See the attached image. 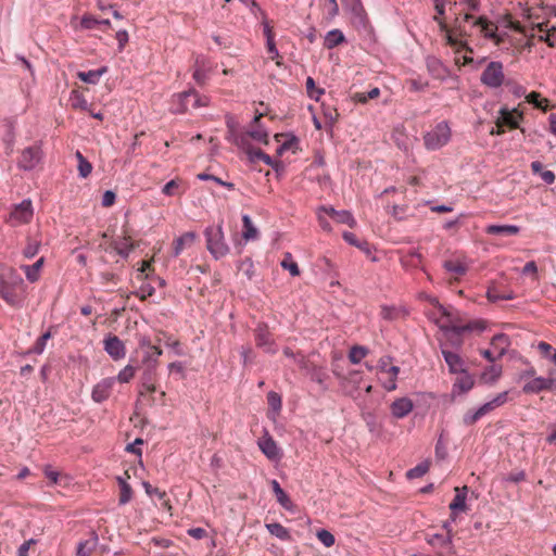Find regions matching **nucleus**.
<instances>
[{"mask_svg":"<svg viewBox=\"0 0 556 556\" xmlns=\"http://www.w3.org/2000/svg\"><path fill=\"white\" fill-rule=\"evenodd\" d=\"M99 544V536L94 531L90 532L88 539L80 541L76 547V556H90Z\"/></svg>","mask_w":556,"mask_h":556,"instance_id":"obj_25","label":"nucleus"},{"mask_svg":"<svg viewBox=\"0 0 556 556\" xmlns=\"http://www.w3.org/2000/svg\"><path fill=\"white\" fill-rule=\"evenodd\" d=\"M257 445L269 460H280L282 456L281 451L276 441L268 433L258 440Z\"/></svg>","mask_w":556,"mask_h":556,"instance_id":"obj_16","label":"nucleus"},{"mask_svg":"<svg viewBox=\"0 0 556 556\" xmlns=\"http://www.w3.org/2000/svg\"><path fill=\"white\" fill-rule=\"evenodd\" d=\"M132 498V489L129 484L127 485H124L123 484V488L121 489V493H119V498H118V504L119 505H126L127 503H129Z\"/></svg>","mask_w":556,"mask_h":556,"instance_id":"obj_61","label":"nucleus"},{"mask_svg":"<svg viewBox=\"0 0 556 556\" xmlns=\"http://www.w3.org/2000/svg\"><path fill=\"white\" fill-rule=\"evenodd\" d=\"M367 354L368 350L365 346L354 345L350 350L349 359L353 364H358Z\"/></svg>","mask_w":556,"mask_h":556,"instance_id":"obj_48","label":"nucleus"},{"mask_svg":"<svg viewBox=\"0 0 556 556\" xmlns=\"http://www.w3.org/2000/svg\"><path fill=\"white\" fill-rule=\"evenodd\" d=\"M24 281L20 274L13 268H3L0 270V296L12 306H17L21 300L17 290Z\"/></svg>","mask_w":556,"mask_h":556,"instance_id":"obj_1","label":"nucleus"},{"mask_svg":"<svg viewBox=\"0 0 556 556\" xmlns=\"http://www.w3.org/2000/svg\"><path fill=\"white\" fill-rule=\"evenodd\" d=\"M429 467H430V462L428 459H426V460L421 462L420 464H418L417 466H415L414 468L409 469L406 472V477L408 479L420 478L425 473H427V471L429 470Z\"/></svg>","mask_w":556,"mask_h":556,"instance_id":"obj_46","label":"nucleus"},{"mask_svg":"<svg viewBox=\"0 0 556 556\" xmlns=\"http://www.w3.org/2000/svg\"><path fill=\"white\" fill-rule=\"evenodd\" d=\"M198 239L195 231H187L176 238L173 242V256L177 257L186 249L191 248Z\"/></svg>","mask_w":556,"mask_h":556,"instance_id":"obj_22","label":"nucleus"},{"mask_svg":"<svg viewBox=\"0 0 556 556\" xmlns=\"http://www.w3.org/2000/svg\"><path fill=\"white\" fill-rule=\"evenodd\" d=\"M70 100H71V104L74 109H80L83 111H88V112L90 111L89 110L90 104L84 98V96L81 93H79L78 91H72Z\"/></svg>","mask_w":556,"mask_h":556,"instance_id":"obj_45","label":"nucleus"},{"mask_svg":"<svg viewBox=\"0 0 556 556\" xmlns=\"http://www.w3.org/2000/svg\"><path fill=\"white\" fill-rule=\"evenodd\" d=\"M152 370L153 369H147L141 377V382L139 387L140 395H144L146 393H152L156 391Z\"/></svg>","mask_w":556,"mask_h":556,"instance_id":"obj_32","label":"nucleus"},{"mask_svg":"<svg viewBox=\"0 0 556 556\" xmlns=\"http://www.w3.org/2000/svg\"><path fill=\"white\" fill-rule=\"evenodd\" d=\"M273 491L276 495L277 502L287 510H292L293 504L288 494L281 489L277 480L271 481Z\"/></svg>","mask_w":556,"mask_h":556,"instance_id":"obj_35","label":"nucleus"},{"mask_svg":"<svg viewBox=\"0 0 556 556\" xmlns=\"http://www.w3.org/2000/svg\"><path fill=\"white\" fill-rule=\"evenodd\" d=\"M427 543L434 548H438L439 556H445V554H454L453 534H432L426 539Z\"/></svg>","mask_w":556,"mask_h":556,"instance_id":"obj_11","label":"nucleus"},{"mask_svg":"<svg viewBox=\"0 0 556 556\" xmlns=\"http://www.w3.org/2000/svg\"><path fill=\"white\" fill-rule=\"evenodd\" d=\"M76 157L78 160V172L80 177H88L92 170L90 162H88L79 151L76 152Z\"/></svg>","mask_w":556,"mask_h":556,"instance_id":"obj_51","label":"nucleus"},{"mask_svg":"<svg viewBox=\"0 0 556 556\" xmlns=\"http://www.w3.org/2000/svg\"><path fill=\"white\" fill-rule=\"evenodd\" d=\"M179 187H180V181L176 180V179H172L170 181L165 184V186L162 189V193L167 197L178 194Z\"/></svg>","mask_w":556,"mask_h":556,"instance_id":"obj_59","label":"nucleus"},{"mask_svg":"<svg viewBox=\"0 0 556 556\" xmlns=\"http://www.w3.org/2000/svg\"><path fill=\"white\" fill-rule=\"evenodd\" d=\"M434 323L439 326L440 330L443 332L444 339L454 348L458 349L463 344L462 334L464 333L463 329L459 326H448L445 324H441L438 319H433Z\"/></svg>","mask_w":556,"mask_h":556,"instance_id":"obj_15","label":"nucleus"},{"mask_svg":"<svg viewBox=\"0 0 556 556\" xmlns=\"http://www.w3.org/2000/svg\"><path fill=\"white\" fill-rule=\"evenodd\" d=\"M510 345L509 337L505 333L495 334L491 340V346L496 354V357H502L507 352Z\"/></svg>","mask_w":556,"mask_h":556,"instance_id":"obj_28","label":"nucleus"},{"mask_svg":"<svg viewBox=\"0 0 556 556\" xmlns=\"http://www.w3.org/2000/svg\"><path fill=\"white\" fill-rule=\"evenodd\" d=\"M434 2V9L437 11V15L433 17V20L438 23L439 28L442 33H444V38L446 45L454 48L457 52H459L463 49L471 51L468 47L466 41L458 38V36L455 34L456 31L458 35L465 34V30L462 28L460 25L456 26V30L452 31L447 28V25L445 22L441 18L442 15L445 13V0H433Z\"/></svg>","mask_w":556,"mask_h":556,"instance_id":"obj_2","label":"nucleus"},{"mask_svg":"<svg viewBox=\"0 0 556 556\" xmlns=\"http://www.w3.org/2000/svg\"><path fill=\"white\" fill-rule=\"evenodd\" d=\"M333 219L338 224H345L351 228H354L356 226L355 218L353 217L352 213L346 210L339 211Z\"/></svg>","mask_w":556,"mask_h":556,"instance_id":"obj_49","label":"nucleus"},{"mask_svg":"<svg viewBox=\"0 0 556 556\" xmlns=\"http://www.w3.org/2000/svg\"><path fill=\"white\" fill-rule=\"evenodd\" d=\"M247 152L249 154V159L251 162L262 161L265 164L271 163L270 156L267 155L266 153H264L263 151H261L260 149H255V150L249 149V150H247Z\"/></svg>","mask_w":556,"mask_h":556,"instance_id":"obj_54","label":"nucleus"},{"mask_svg":"<svg viewBox=\"0 0 556 556\" xmlns=\"http://www.w3.org/2000/svg\"><path fill=\"white\" fill-rule=\"evenodd\" d=\"M206 249L215 260H219L229 253L222 225L210 226L204 230Z\"/></svg>","mask_w":556,"mask_h":556,"instance_id":"obj_3","label":"nucleus"},{"mask_svg":"<svg viewBox=\"0 0 556 556\" xmlns=\"http://www.w3.org/2000/svg\"><path fill=\"white\" fill-rule=\"evenodd\" d=\"M455 491H456V495L448 506L452 511V515H451L452 521L455 520V516L458 511H465L467 509V505H466V498H467V492H468L467 486H463L462 489L455 488Z\"/></svg>","mask_w":556,"mask_h":556,"instance_id":"obj_23","label":"nucleus"},{"mask_svg":"<svg viewBox=\"0 0 556 556\" xmlns=\"http://www.w3.org/2000/svg\"><path fill=\"white\" fill-rule=\"evenodd\" d=\"M441 352L446 365L448 366V370L452 374H458L466 370L465 362L459 354L448 351L443 343H441Z\"/></svg>","mask_w":556,"mask_h":556,"instance_id":"obj_19","label":"nucleus"},{"mask_svg":"<svg viewBox=\"0 0 556 556\" xmlns=\"http://www.w3.org/2000/svg\"><path fill=\"white\" fill-rule=\"evenodd\" d=\"M305 87L307 96L315 101H318L320 97L325 93V90L323 88H317L315 86V80L312 77L306 78Z\"/></svg>","mask_w":556,"mask_h":556,"instance_id":"obj_47","label":"nucleus"},{"mask_svg":"<svg viewBox=\"0 0 556 556\" xmlns=\"http://www.w3.org/2000/svg\"><path fill=\"white\" fill-rule=\"evenodd\" d=\"M427 67H428L430 75L435 79L443 80L448 75L447 68L443 65V63L439 59H437L434 56L427 58Z\"/></svg>","mask_w":556,"mask_h":556,"instance_id":"obj_27","label":"nucleus"},{"mask_svg":"<svg viewBox=\"0 0 556 556\" xmlns=\"http://www.w3.org/2000/svg\"><path fill=\"white\" fill-rule=\"evenodd\" d=\"M249 136H250V138L254 139L258 142L266 143L267 138H268V132L266 131V129H264L262 127H257L256 129L249 131Z\"/></svg>","mask_w":556,"mask_h":556,"instance_id":"obj_63","label":"nucleus"},{"mask_svg":"<svg viewBox=\"0 0 556 556\" xmlns=\"http://www.w3.org/2000/svg\"><path fill=\"white\" fill-rule=\"evenodd\" d=\"M457 375L458 377L453 384V393L460 394L471 390L475 384L472 376L467 370L460 371Z\"/></svg>","mask_w":556,"mask_h":556,"instance_id":"obj_24","label":"nucleus"},{"mask_svg":"<svg viewBox=\"0 0 556 556\" xmlns=\"http://www.w3.org/2000/svg\"><path fill=\"white\" fill-rule=\"evenodd\" d=\"M106 71H108V68L105 66H103L98 70H91L88 72H78L77 76L81 81H84L86 84L96 85L99 83V80L103 76V74L106 73Z\"/></svg>","mask_w":556,"mask_h":556,"instance_id":"obj_33","label":"nucleus"},{"mask_svg":"<svg viewBox=\"0 0 556 556\" xmlns=\"http://www.w3.org/2000/svg\"><path fill=\"white\" fill-rule=\"evenodd\" d=\"M136 369L131 365L125 366L117 375V380L122 383L129 382L135 376Z\"/></svg>","mask_w":556,"mask_h":556,"instance_id":"obj_56","label":"nucleus"},{"mask_svg":"<svg viewBox=\"0 0 556 556\" xmlns=\"http://www.w3.org/2000/svg\"><path fill=\"white\" fill-rule=\"evenodd\" d=\"M344 39V35L340 29H332L327 33L325 42L327 48L332 49L342 43Z\"/></svg>","mask_w":556,"mask_h":556,"instance_id":"obj_43","label":"nucleus"},{"mask_svg":"<svg viewBox=\"0 0 556 556\" xmlns=\"http://www.w3.org/2000/svg\"><path fill=\"white\" fill-rule=\"evenodd\" d=\"M502 374V368L501 366H497V365H492L491 367H489L483 374H482V379L485 381V382H494L495 380H497L500 378Z\"/></svg>","mask_w":556,"mask_h":556,"instance_id":"obj_53","label":"nucleus"},{"mask_svg":"<svg viewBox=\"0 0 556 556\" xmlns=\"http://www.w3.org/2000/svg\"><path fill=\"white\" fill-rule=\"evenodd\" d=\"M526 101L530 104H533L534 108L546 112L548 110V100L546 98H542L541 93L536 91H532L526 96Z\"/></svg>","mask_w":556,"mask_h":556,"instance_id":"obj_40","label":"nucleus"},{"mask_svg":"<svg viewBox=\"0 0 556 556\" xmlns=\"http://www.w3.org/2000/svg\"><path fill=\"white\" fill-rule=\"evenodd\" d=\"M45 258H38L33 265H23L21 268L29 282H36L40 278V270L43 266Z\"/></svg>","mask_w":556,"mask_h":556,"instance_id":"obj_30","label":"nucleus"},{"mask_svg":"<svg viewBox=\"0 0 556 556\" xmlns=\"http://www.w3.org/2000/svg\"><path fill=\"white\" fill-rule=\"evenodd\" d=\"M345 11H348L354 22L365 25L367 15L361 0H341Z\"/></svg>","mask_w":556,"mask_h":556,"instance_id":"obj_18","label":"nucleus"},{"mask_svg":"<svg viewBox=\"0 0 556 556\" xmlns=\"http://www.w3.org/2000/svg\"><path fill=\"white\" fill-rule=\"evenodd\" d=\"M51 333L49 331L45 332L40 336L33 348V352L36 354H41L46 348L47 341L50 339Z\"/></svg>","mask_w":556,"mask_h":556,"instance_id":"obj_62","label":"nucleus"},{"mask_svg":"<svg viewBox=\"0 0 556 556\" xmlns=\"http://www.w3.org/2000/svg\"><path fill=\"white\" fill-rule=\"evenodd\" d=\"M40 249V242L37 240H29L25 249L23 250V254L26 258H33L37 255Z\"/></svg>","mask_w":556,"mask_h":556,"instance_id":"obj_57","label":"nucleus"},{"mask_svg":"<svg viewBox=\"0 0 556 556\" xmlns=\"http://www.w3.org/2000/svg\"><path fill=\"white\" fill-rule=\"evenodd\" d=\"M399 372L400 368L397 366H391L388 368V372H386L381 378L382 386L387 391H393L396 389Z\"/></svg>","mask_w":556,"mask_h":556,"instance_id":"obj_34","label":"nucleus"},{"mask_svg":"<svg viewBox=\"0 0 556 556\" xmlns=\"http://www.w3.org/2000/svg\"><path fill=\"white\" fill-rule=\"evenodd\" d=\"M255 334V343L256 346L260 349H263L265 353L268 354H275L277 353L278 349L277 345L273 339L271 333L268 330V327L264 324L257 325V327L254 330Z\"/></svg>","mask_w":556,"mask_h":556,"instance_id":"obj_8","label":"nucleus"},{"mask_svg":"<svg viewBox=\"0 0 556 556\" xmlns=\"http://www.w3.org/2000/svg\"><path fill=\"white\" fill-rule=\"evenodd\" d=\"M316 536L326 547H331L336 542L334 535L326 529L318 530Z\"/></svg>","mask_w":556,"mask_h":556,"instance_id":"obj_55","label":"nucleus"},{"mask_svg":"<svg viewBox=\"0 0 556 556\" xmlns=\"http://www.w3.org/2000/svg\"><path fill=\"white\" fill-rule=\"evenodd\" d=\"M281 267L290 273L291 276L296 277L300 275L298 264L292 260L290 253H287L285 258L280 263Z\"/></svg>","mask_w":556,"mask_h":556,"instance_id":"obj_50","label":"nucleus"},{"mask_svg":"<svg viewBox=\"0 0 556 556\" xmlns=\"http://www.w3.org/2000/svg\"><path fill=\"white\" fill-rule=\"evenodd\" d=\"M266 529L271 535L280 540H288L290 538L288 529L278 522L266 523Z\"/></svg>","mask_w":556,"mask_h":556,"instance_id":"obj_44","label":"nucleus"},{"mask_svg":"<svg viewBox=\"0 0 556 556\" xmlns=\"http://www.w3.org/2000/svg\"><path fill=\"white\" fill-rule=\"evenodd\" d=\"M249 137H250L249 132L242 134V132H239L237 130V128H231V135H227L226 138L229 142L236 144L237 147H239L241 149H247Z\"/></svg>","mask_w":556,"mask_h":556,"instance_id":"obj_41","label":"nucleus"},{"mask_svg":"<svg viewBox=\"0 0 556 556\" xmlns=\"http://www.w3.org/2000/svg\"><path fill=\"white\" fill-rule=\"evenodd\" d=\"M41 159L42 151L39 146L27 147L22 151L17 165L21 169L31 170L40 163Z\"/></svg>","mask_w":556,"mask_h":556,"instance_id":"obj_9","label":"nucleus"},{"mask_svg":"<svg viewBox=\"0 0 556 556\" xmlns=\"http://www.w3.org/2000/svg\"><path fill=\"white\" fill-rule=\"evenodd\" d=\"M191 98H193V103H192L193 109L204 108V106H207L210 103V98L206 96H201L195 89H194V93H191Z\"/></svg>","mask_w":556,"mask_h":556,"instance_id":"obj_60","label":"nucleus"},{"mask_svg":"<svg viewBox=\"0 0 556 556\" xmlns=\"http://www.w3.org/2000/svg\"><path fill=\"white\" fill-rule=\"evenodd\" d=\"M212 70V64L206 56L201 54L197 55L194 59L192 77L199 86H204Z\"/></svg>","mask_w":556,"mask_h":556,"instance_id":"obj_10","label":"nucleus"},{"mask_svg":"<svg viewBox=\"0 0 556 556\" xmlns=\"http://www.w3.org/2000/svg\"><path fill=\"white\" fill-rule=\"evenodd\" d=\"M362 419L365 421L369 432L371 433H379L382 429L381 422L378 420L376 414L370 410H363Z\"/></svg>","mask_w":556,"mask_h":556,"instance_id":"obj_36","label":"nucleus"},{"mask_svg":"<svg viewBox=\"0 0 556 556\" xmlns=\"http://www.w3.org/2000/svg\"><path fill=\"white\" fill-rule=\"evenodd\" d=\"M99 26V20L91 15H84L80 21V27L83 29H93Z\"/></svg>","mask_w":556,"mask_h":556,"instance_id":"obj_64","label":"nucleus"},{"mask_svg":"<svg viewBox=\"0 0 556 556\" xmlns=\"http://www.w3.org/2000/svg\"><path fill=\"white\" fill-rule=\"evenodd\" d=\"M162 355V350L159 346L144 350L142 363L147 365L148 369H154L159 363V357Z\"/></svg>","mask_w":556,"mask_h":556,"instance_id":"obj_38","label":"nucleus"},{"mask_svg":"<svg viewBox=\"0 0 556 556\" xmlns=\"http://www.w3.org/2000/svg\"><path fill=\"white\" fill-rule=\"evenodd\" d=\"M522 117V113L519 112L517 109L509 110L507 108H502L498 111L496 126H508L509 128H517Z\"/></svg>","mask_w":556,"mask_h":556,"instance_id":"obj_13","label":"nucleus"},{"mask_svg":"<svg viewBox=\"0 0 556 556\" xmlns=\"http://www.w3.org/2000/svg\"><path fill=\"white\" fill-rule=\"evenodd\" d=\"M113 249L119 254L122 257H128L129 253L132 251L134 245L129 238L123 237L112 242Z\"/></svg>","mask_w":556,"mask_h":556,"instance_id":"obj_37","label":"nucleus"},{"mask_svg":"<svg viewBox=\"0 0 556 556\" xmlns=\"http://www.w3.org/2000/svg\"><path fill=\"white\" fill-rule=\"evenodd\" d=\"M191 93H194V89L191 88L187 91H182L175 96L177 101V108L174 110L175 113H185L188 110L187 100L191 98Z\"/></svg>","mask_w":556,"mask_h":556,"instance_id":"obj_42","label":"nucleus"},{"mask_svg":"<svg viewBox=\"0 0 556 556\" xmlns=\"http://www.w3.org/2000/svg\"><path fill=\"white\" fill-rule=\"evenodd\" d=\"M197 177L200 180H213V181H215V184L224 186V187H226L229 190H233L235 189V185L232 182L224 181V180H222L220 178H218V177H216L214 175L201 173Z\"/></svg>","mask_w":556,"mask_h":556,"instance_id":"obj_58","label":"nucleus"},{"mask_svg":"<svg viewBox=\"0 0 556 556\" xmlns=\"http://www.w3.org/2000/svg\"><path fill=\"white\" fill-rule=\"evenodd\" d=\"M507 396H508V392L507 391L501 392L494 399H492L491 401L484 403L483 405H481L477 409L468 410L463 416L464 425L465 426H472L480 418H482L483 416H485L486 414L491 413L495 408H497V407L502 406L503 404H505L507 402Z\"/></svg>","mask_w":556,"mask_h":556,"instance_id":"obj_4","label":"nucleus"},{"mask_svg":"<svg viewBox=\"0 0 556 556\" xmlns=\"http://www.w3.org/2000/svg\"><path fill=\"white\" fill-rule=\"evenodd\" d=\"M503 64L497 61L490 62L481 74V83L490 88H498L504 83Z\"/></svg>","mask_w":556,"mask_h":556,"instance_id":"obj_6","label":"nucleus"},{"mask_svg":"<svg viewBox=\"0 0 556 556\" xmlns=\"http://www.w3.org/2000/svg\"><path fill=\"white\" fill-rule=\"evenodd\" d=\"M243 231L242 237L245 241L255 240L258 237V231L253 225L252 219L249 215L242 216Z\"/></svg>","mask_w":556,"mask_h":556,"instance_id":"obj_39","label":"nucleus"},{"mask_svg":"<svg viewBox=\"0 0 556 556\" xmlns=\"http://www.w3.org/2000/svg\"><path fill=\"white\" fill-rule=\"evenodd\" d=\"M443 267L447 271L459 276L464 275L467 271V267L460 262L445 261Z\"/></svg>","mask_w":556,"mask_h":556,"instance_id":"obj_52","label":"nucleus"},{"mask_svg":"<svg viewBox=\"0 0 556 556\" xmlns=\"http://www.w3.org/2000/svg\"><path fill=\"white\" fill-rule=\"evenodd\" d=\"M519 231L520 228L516 225H489L485 228L486 233L498 236H516Z\"/></svg>","mask_w":556,"mask_h":556,"instance_id":"obj_29","label":"nucleus"},{"mask_svg":"<svg viewBox=\"0 0 556 556\" xmlns=\"http://www.w3.org/2000/svg\"><path fill=\"white\" fill-rule=\"evenodd\" d=\"M103 348L114 361H119L126 355L125 344L117 336H108L103 340Z\"/></svg>","mask_w":556,"mask_h":556,"instance_id":"obj_12","label":"nucleus"},{"mask_svg":"<svg viewBox=\"0 0 556 556\" xmlns=\"http://www.w3.org/2000/svg\"><path fill=\"white\" fill-rule=\"evenodd\" d=\"M33 204L30 200H23L16 204L13 211L10 213L9 222L13 226H18L28 223L33 217Z\"/></svg>","mask_w":556,"mask_h":556,"instance_id":"obj_7","label":"nucleus"},{"mask_svg":"<svg viewBox=\"0 0 556 556\" xmlns=\"http://www.w3.org/2000/svg\"><path fill=\"white\" fill-rule=\"evenodd\" d=\"M554 388H556L555 379L544 378V377H535L523 386L522 391L528 394L529 393L536 394V393H540L545 390H553Z\"/></svg>","mask_w":556,"mask_h":556,"instance_id":"obj_17","label":"nucleus"},{"mask_svg":"<svg viewBox=\"0 0 556 556\" xmlns=\"http://www.w3.org/2000/svg\"><path fill=\"white\" fill-rule=\"evenodd\" d=\"M114 382L115 378H105L98 382L92 389V400L97 403H102L108 400L112 392Z\"/></svg>","mask_w":556,"mask_h":556,"instance_id":"obj_20","label":"nucleus"},{"mask_svg":"<svg viewBox=\"0 0 556 556\" xmlns=\"http://www.w3.org/2000/svg\"><path fill=\"white\" fill-rule=\"evenodd\" d=\"M473 26L479 27L483 37L491 39L495 45L503 41V37L497 34V26L484 16H480L473 21Z\"/></svg>","mask_w":556,"mask_h":556,"instance_id":"obj_14","label":"nucleus"},{"mask_svg":"<svg viewBox=\"0 0 556 556\" xmlns=\"http://www.w3.org/2000/svg\"><path fill=\"white\" fill-rule=\"evenodd\" d=\"M533 30L535 31L533 36H536L539 40L546 42L549 47L556 46V27L548 29L545 24H536Z\"/></svg>","mask_w":556,"mask_h":556,"instance_id":"obj_26","label":"nucleus"},{"mask_svg":"<svg viewBox=\"0 0 556 556\" xmlns=\"http://www.w3.org/2000/svg\"><path fill=\"white\" fill-rule=\"evenodd\" d=\"M450 139L451 129L446 122L439 123L424 136L425 146L428 150H438L445 146Z\"/></svg>","mask_w":556,"mask_h":556,"instance_id":"obj_5","label":"nucleus"},{"mask_svg":"<svg viewBox=\"0 0 556 556\" xmlns=\"http://www.w3.org/2000/svg\"><path fill=\"white\" fill-rule=\"evenodd\" d=\"M414 409V403L409 397L403 396L393 401L390 410L393 417L401 419L406 417Z\"/></svg>","mask_w":556,"mask_h":556,"instance_id":"obj_21","label":"nucleus"},{"mask_svg":"<svg viewBox=\"0 0 556 556\" xmlns=\"http://www.w3.org/2000/svg\"><path fill=\"white\" fill-rule=\"evenodd\" d=\"M408 312L404 307L393 305L381 306V317L386 320H395L401 317H405Z\"/></svg>","mask_w":556,"mask_h":556,"instance_id":"obj_31","label":"nucleus"}]
</instances>
